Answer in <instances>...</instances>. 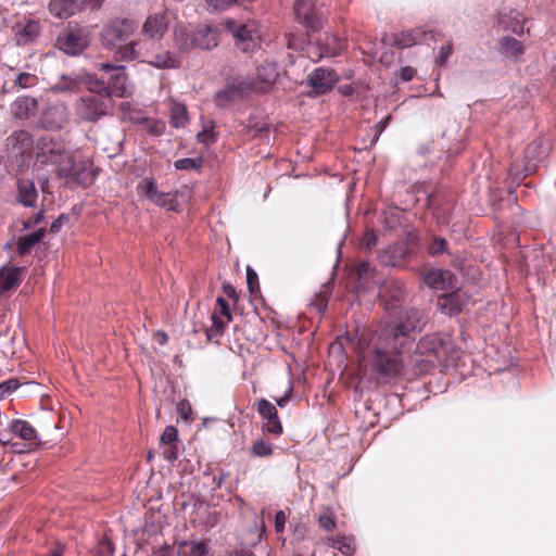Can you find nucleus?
<instances>
[{"label": "nucleus", "mask_w": 556, "mask_h": 556, "mask_svg": "<svg viewBox=\"0 0 556 556\" xmlns=\"http://www.w3.org/2000/svg\"><path fill=\"white\" fill-rule=\"evenodd\" d=\"M403 348L399 346L395 350L392 344L387 345L383 333L380 334L379 342L369 359L370 371L378 382L386 383L401 375L404 367V361L401 357Z\"/></svg>", "instance_id": "f257e3e1"}, {"label": "nucleus", "mask_w": 556, "mask_h": 556, "mask_svg": "<svg viewBox=\"0 0 556 556\" xmlns=\"http://www.w3.org/2000/svg\"><path fill=\"white\" fill-rule=\"evenodd\" d=\"M427 317L424 311L409 307L404 311L401 320L394 325L383 329L384 341L392 344L397 350L399 346H405L407 343L413 344L409 337L414 332H420L426 325Z\"/></svg>", "instance_id": "f03ea898"}, {"label": "nucleus", "mask_w": 556, "mask_h": 556, "mask_svg": "<svg viewBox=\"0 0 556 556\" xmlns=\"http://www.w3.org/2000/svg\"><path fill=\"white\" fill-rule=\"evenodd\" d=\"M138 24L128 17H113L109 20L102 27L100 39L104 48L116 49L115 52L125 45L130 36L135 34Z\"/></svg>", "instance_id": "7ed1b4c3"}, {"label": "nucleus", "mask_w": 556, "mask_h": 556, "mask_svg": "<svg viewBox=\"0 0 556 556\" xmlns=\"http://www.w3.org/2000/svg\"><path fill=\"white\" fill-rule=\"evenodd\" d=\"M139 41H131L126 43L124 47H121L114 54L116 61H131L136 59H141L143 62H147L150 65H153L159 68H170L177 67L179 65V61L176 56H174L169 51H161L159 53H141Z\"/></svg>", "instance_id": "20e7f679"}, {"label": "nucleus", "mask_w": 556, "mask_h": 556, "mask_svg": "<svg viewBox=\"0 0 556 556\" xmlns=\"http://www.w3.org/2000/svg\"><path fill=\"white\" fill-rule=\"evenodd\" d=\"M90 33L84 28H66L60 33L54 46L67 55H79L90 45Z\"/></svg>", "instance_id": "39448f33"}, {"label": "nucleus", "mask_w": 556, "mask_h": 556, "mask_svg": "<svg viewBox=\"0 0 556 556\" xmlns=\"http://www.w3.org/2000/svg\"><path fill=\"white\" fill-rule=\"evenodd\" d=\"M417 350H419L421 354L427 353L433 355L438 361L454 359V354L456 353L451 337L444 333L425 336L417 344Z\"/></svg>", "instance_id": "423d86ee"}, {"label": "nucleus", "mask_w": 556, "mask_h": 556, "mask_svg": "<svg viewBox=\"0 0 556 556\" xmlns=\"http://www.w3.org/2000/svg\"><path fill=\"white\" fill-rule=\"evenodd\" d=\"M223 25L233 37L237 49L244 53L254 50L257 45V35L253 24L241 23L233 18H227L224 21Z\"/></svg>", "instance_id": "0eeeda50"}, {"label": "nucleus", "mask_w": 556, "mask_h": 556, "mask_svg": "<svg viewBox=\"0 0 556 556\" xmlns=\"http://www.w3.org/2000/svg\"><path fill=\"white\" fill-rule=\"evenodd\" d=\"M105 90V98L101 94H88L81 97L75 104V111L77 116L87 122H96L100 117L104 116L108 111L106 102L109 101L110 93L108 88Z\"/></svg>", "instance_id": "6e6552de"}, {"label": "nucleus", "mask_w": 556, "mask_h": 556, "mask_svg": "<svg viewBox=\"0 0 556 556\" xmlns=\"http://www.w3.org/2000/svg\"><path fill=\"white\" fill-rule=\"evenodd\" d=\"M138 191L159 206L168 211L178 210L176 198L181 193L179 190H176L175 192L159 191L152 178H144L139 182Z\"/></svg>", "instance_id": "1a4fd4ad"}, {"label": "nucleus", "mask_w": 556, "mask_h": 556, "mask_svg": "<svg viewBox=\"0 0 556 556\" xmlns=\"http://www.w3.org/2000/svg\"><path fill=\"white\" fill-rule=\"evenodd\" d=\"M293 13L295 20L307 30L316 31L321 28L323 14L313 0H295Z\"/></svg>", "instance_id": "9d476101"}, {"label": "nucleus", "mask_w": 556, "mask_h": 556, "mask_svg": "<svg viewBox=\"0 0 556 556\" xmlns=\"http://www.w3.org/2000/svg\"><path fill=\"white\" fill-rule=\"evenodd\" d=\"M263 89V87H258L254 83H248V80H235L225 89L217 91L214 96V101L217 106L224 108L238 97H242L251 91H262Z\"/></svg>", "instance_id": "9b49d317"}, {"label": "nucleus", "mask_w": 556, "mask_h": 556, "mask_svg": "<svg viewBox=\"0 0 556 556\" xmlns=\"http://www.w3.org/2000/svg\"><path fill=\"white\" fill-rule=\"evenodd\" d=\"M68 122L67 106L63 102L48 103L40 115V124L49 130H58Z\"/></svg>", "instance_id": "f8f14e48"}, {"label": "nucleus", "mask_w": 556, "mask_h": 556, "mask_svg": "<svg viewBox=\"0 0 556 556\" xmlns=\"http://www.w3.org/2000/svg\"><path fill=\"white\" fill-rule=\"evenodd\" d=\"M34 146L33 135L24 129L14 130L5 139L7 152L15 157L30 155L34 151Z\"/></svg>", "instance_id": "ddd939ff"}, {"label": "nucleus", "mask_w": 556, "mask_h": 556, "mask_svg": "<svg viewBox=\"0 0 556 556\" xmlns=\"http://www.w3.org/2000/svg\"><path fill=\"white\" fill-rule=\"evenodd\" d=\"M339 80V75L332 68L318 67L308 76V85L316 94L330 91Z\"/></svg>", "instance_id": "4468645a"}, {"label": "nucleus", "mask_w": 556, "mask_h": 556, "mask_svg": "<svg viewBox=\"0 0 556 556\" xmlns=\"http://www.w3.org/2000/svg\"><path fill=\"white\" fill-rule=\"evenodd\" d=\"M548 143L545 140H534L528 144L525 150V165L522 172L525 175L534 173L540 162L548 154Z\"/></svg>", "instance_id": "2eb2a0df"}, {"label": "nucleus", "mask_w": 556, "mask_h": 556, "mask_svg": "<svg viewBox=\"0 0 556 556\" xmlns=\"http://www.w3.org/2000/svg\"><path fill=\"white\" fill-rule=\"evenodd\" d=\"M379 295L388 309H395L406 298L405 285L400 280H388L380 287Z\"/></svg>", "instance_id": "dca6fc26"}, {"label": "nucleus", "mask_w": 556, "mask_h": 556, "mask_svg": "<svg viewBox=\"0 0 556 556\" xmlns=\"http://www.w3.org/2000/svg\"><path fill=\"white\" fill-rule=\"evenodd\" d=\"M169 17L167 12L151 13L146 18L141 33L152 39L160 40L168 30Z\"/></svg>", "instance_id": "f3484780"}, {"label": "nucleus", "mask_w": 556, "mask_h": 556, "mask_svg": "<svg viewBox=\"0 0 556 556\" xmlns=\"http://www.w3.org/2000/svg\"><path fill=\"white\" fill-rule=\"evenodd\" d=\"M37 149L38 161L53 165H56L58 162H60L66 151L63 143L47 137H42L38 140Z\"/></svg>", "instance_id": "a211bd4d"}, {"label": "nucleus", "mask_w": 556, "mask_h": 556, "mask_svg": "<svg viewBox=\"0 0 556 556\" xmlns=\"http://www.w3.org/2000/svg\"><path fill=\"white\" fill-rule=\"evenodd\" d=\"M425 283L435 290H453L457 288L455 275L446 269H432L426 273Z\"/></svg>", "instance_id": "6ab92c4d"}, {"label": "nucleus", "mask_w": 556, "mask_h": 556, "mask_svg": "<svg viewBox=\"0 0 556 556\" xmlns=\"http://www.w3.org/2000/svg\"><path fill=\"white\" fill-rule=\"evenodd\" d=\"M257 412L266 420L263 429L267 432L279 434L282 432V426L278 418L276 407L265 399L257 401Z\"/></svg>", "instance_id": "aec40b11"}, {"label": "nucleus", "mask_w": 556, "mask_h": 556, "mask_svg": "<svg viewBox=\"0 0 556 556\" xmlns=\"http://www.w3.org/2000/svg\"><path fill=\"white\" fill-rule=\"evenodd\" d=\"M88 0H50L49 10L59 18H66L80 12Z\"/></svg>", "instance_id": "412c9836"}, {"label": "nucleus", "mask_w": 556, "mask_h": 556, "mask_svg": "<svg viewBox=\"0 0 556 556\" xmlns=\"http://www.w3.org/2000/svg\"><path fill=\"white\" fill-rule=\"evenodd\" d=\"M38 191L33 180L21 178L16 184V201L26 207H34Z\"/></svg>", "instance_id": "4be33fe9"}, {"label": "nucleus", "mask_w": 556, "mask_h": 556, "mask_svg": "<svg viewBox=\"0 0 556 556\" xmlns=\"http://www.w3.org/2000/svg\"><path fill=\"white\" fill-rule=\"evenodd\" d=\"M194 48L210 50L218 45V33L211 26H200L193 30Z\"/></svg>", "instance_id": "5701e85b"}, {"label": "nucleus", "mask_w": 556, "mask_h": 556, "mask_svg": "<svg viewBox=\"0 0 556 556\" xmlns=\"http://www.w3.org/2000/svg\"><path fill=\"white\" fill-rule=\"evenodd\" d=\"M38 109L37 100L31 97H20L11 104V114L18 119H28Z\"/></svg>", "instance_id": "b1692460"}, {"label": "nucleus", "mask_w": 556, "mask_h": 556, "mask_svg": "<svg viewBox=\"0 0 556 556\" xmlns=\"http://www.w3.org/2000/svg\"><path fill=\"white\" fill-rule=\"evenodd\" d=\"M38 84V77L35 74L21 72L12 78H8L3 85L7 92H15L20 89H27L35 87Z\"/></svg>", "instance_id": "393cba45"}, {"label": "nucleus", "mask_w": 556, "mask_h": 556, "mask_svg": "<svg viewBox=\"0 0 556 556\" xmlns=\"http://www.w3.org/2000/svg\"><path fill=\"white\" fill-rule=\"evenodd\" d=\"M22 268L1 267L0 268V294L16 288L22 281Z\"/></svg>", "instance_id": "a878e982"}, {"label": "nucleus", "mask_w": 556, "mask_h": 556, "mask_svg": "<svg viewBox=\"0 0 556 556\" xmlns=\"http://www.w3.org/2000/svg\"><path fill=\"white\" fill-rule=\"evenodd\" d=\"M344 48L343 42L333 35H327L324 41L318 42L319 54L320 58H333L340 54L342 49Z\"/></svg>", "instance_id": "bb28decb"}, {"label": "nucleus", "mask_w": 556, "mask_h": 556, "mask_svg": "<svg viewBox=\"0 0 556 556\" xmlns=\"http://www.w3.org/2000/svg\"><path fill=\"white\" fill-rule=\"evenodd\" d=\"M277 76H278V73H277L276 66L274 64H269V63L262 64L257 67V74H256L257 81L248 80V83H254L258 87H263L264 89L261 91V92H263L266 90V88L268 86L273 85L276 81Z\"/></svg>", "instance_id": "cd10ccee"}, {"label": "nucleus", "mask_w": 556, "mask_h": 556, "mask_svg": "<svg viewBox=\"0 0 556 556\" xmlns=\"http://www.w3.org/2000/svg\"><path fill=\"white\" fill-rule=\"evenodd\" d=\"M500 52L508 59H517L525 52V47L516 38L506 36L500 41Z\"/></svg>", "instance_id": "c85d7f7f"}, {"label": "nucleus", "mask_w": 556, "mask_h": 556, "mask_svg": "<svg viewBox=\"0 0 556 556\" xmlns=\"http://www.w3.org/2000/svg\"><path fill=\"white\" fill-rule=\"evenodd\" d=\"M439 304L446 314L456 315L462 311L465 301L458 292H451L441 296Z\"/></svg>", "instance_id": "c756f323"}, {"label": "nucleus", "mask_w": 556, "mask_h": 556, "mask_svg": "<svg viewBox=\"0 0 556 556\" xmlns=\"http://www.w3.org/2000/svg\"><path fill=\"white\" fill-rule=\"evenodd\" d=\"M46 235L45 228H39L33 233L26 235L18 238L17 240V253L20 255H26L30 252L31 248L39 243Z\"/></svg>", "instance_id": "7c9ffc66"}, {"label": "nucleus", "mask_w": 556, "mask_h": 556, "mask_svg": "<svg viewBox=\"0 0 556 556\" xmlns=\"http://www.w3.org/2000/svg\"><path fill=\"white\" fill-rule=\"evenodd\" d=\"M424 36L419 29H412L393 35V46L404 49L418 43Z\"/></svg>", "instance_id": "2f4dec72"}, {"label": "nucleus", "mask_w": 556, "mask_h": 556, "mask_svg": "<svg viewBox=\"0 0 556 556\" xmlns=\"http://www.w3.org/2000/svg\"><path fill=\"white\" fill-rule=\"evenodd\" d=\"M99 70L101 71H110L112 72V75L110 76L109 80L116 87L118 90L125 89V83H126V75H125V67L123 65H113L110 63H99L98 64Z\"/></svg>", "instance_id": "473e14b6"}, {"label": "nucleus", "mask_w": 556, "mask_h": 556, "mask_svg": "<svg viewBox=\"0 0 556 556\" xmlns=\"http://www.w3.org/2000/svg\"><path fill=\"white\" fill-rule=\"evenodd\" d=\"M58 173L61 177H72L79 174L80 167L75 161V157L67 151L64 152L63 157L55 165Z\"/></svg>", "instance_id": "72a5a7b5"}, {"label": "nucleus", "mask_w": 556, "mask_h": 556, "mask_svg": "<svg viewBox=\"0 0 556 556\" xmlns=\"http://www.w3.org/2000/svg\"><path fill=\"white\" fill-rule=\"evenodd\" d=\"M12 433L23 440L30 441L37 438L36 430L25 420L13 419L9 426Z\"/></svg>", "instance_id": "f704fd0d"}, {"label": "nucleus", "mask_w": 556, "mask_h": 556, "mask_svg": "<svg viewBox=\"0 0 556 556\" xmlns=\"http://www.w3.org/2000/svg\"><path fill=\"white\" fill-rule=\"evenodd\" d=\"M188 123V112L185 104L175 103L170 110V124L173 127L179 128Z\"/></svg>", "instance_id": "c9c22d12"}, {"label": "nucleus", "mask_w": 556, "mask_h": 556, "mask_svg": "<svg viewBox=\"0 0 556 556\" xmlns=\"http://www.w3.org/2000/svg\"><path fill=\"white\" fill-rule=\"evenodd\" d=\"M175 43L181 51H188L194 48L193 31L188 33L186 29L179 28L175 30Z\"/></svg>", "instance_id": "e433bc0d"}, {"label": "nucleus", "mask_w": 556, "mask_h": 556, "mask_svg": "<svg viewBox=\"0 0 556 556\" xmlns=\"http://www.w3.org/2000/svg\"><path fill=\"white\" fill-rule=\"evenodd\" d=\"M251 454L256 457H265L273 454V446L264 440L255 441L251 446Z\"/></svg>", "instance_id": "4c0bfd02"}, {"label": "nucleus", "mask_w": 556, "mask_h": 556, "mask_svg": "<svg viewBox=\"0 0 556 556\" xmlns=\"http://www.w3.org/2000/svg\"><path fill=\"white\" fill-rule=\"evenodd\" d=\"M201 164H202V160H200V159L186 157V159L177 160L174 163V166L178 170H193V169H198L201 166Z\"/></svg>", "instance_id": "58836bf2"}, {"label": "nucleus", "mask_w": 556, "mask_h": 556, "mask_svg": "<svg viewBox=\"0 0 556 556\" xmlns=\"http://www.w3.org/2000/svg\"><path fill=\"white\" fill-rule=\"evenodd\" d=\"M114 544L109 539H102L96 549V556H113Z\"/></svg>", "instance_id": "ea45409f"}, {"label": "nucleus", "mask_w": 556, "mask_h": 556, "mask_svg": "<svg viewBox=\"0 0 556 556\" xmlns=\"http://www.w3.org/2000/svg\"><path fill=\"white\" fill-rule=\"evenodd\" d=\"M447 243L445 239L434 237L428 247V251L431 255H438L446 251Z\"/></svg>", "instance_id": "a19ab883"}, {"label": "nucleus", "mask_w": 556, "mask_h": 556, "mask_svg": "<svg viewBox=\"0 0 556 556\" xmlns=\"http://www.w3.org/2000/svg\"><path fill=\"white\" fill-rule=\"evenodd\" d=\"M214 123L210 122L204 129L198 134V140L204 144H210L215 141V134L213 131Z\"/></svg>", "instance_id": "79ce46f5"}, {"label": "nucleus", "mask_w": 556, "mask_h": 556, "mask_svg": "<svg viewBox=\"0 0 556 556\" xmlns=\"http://www.w3.org/2000/svg\"><path fill=\"white\" fill-rule=\"evenodd\" d=\"M212 321H213V326L212 328L207 331V337L208 339L212 337V336H217V334H220L225 328V325L226 323L218 316L217 312H214L213 315H212Z\"/></svg>", "instance_id": "37998d69"}, {"label": "nucleus", "mask_w": 556, "mask_h": 556, "mask_svg": "<svg viewBox=\"0 0 556 556\" xmlns=\"http://www.w3.org/2000/svg\"><path fill=\"white\" fill-rule=\"evenodd\" d=\"M39 33V25L37 22L30 21L28 22L23 29V40L26 43L28 40H31Z\"/></svg>", "instance_id": "c03bdc74"}, {"label": "nucleus", "mask_w": 556, "mask_h": 556, "mask_svg": "<svg viewBox=\"0 0 556 556\" xmlns=\"http://www.w3.org/2000/svg\"><path fill=\"white\" fill-rule=\"evenodd\" d=\"M18 387H20V382L17 379H9V380L0 383V399H3L5 396L10 395Z\"/></svg>", "instance_id": "a18cd8bd"}, {"label": "nucleus", "mask_w": 556, "mask_h": 556, "mask_svg": "<svg viewBox=\"0 0 556 556\" xmlns=\"http://www.w3.org/2000/svg\"><path fill=\"white\" fill-rule=\"evenodd\" d=\"M333 547L338 548L343 555L350 556L354 552L352 541L348 538L337 540Z\"/></svg>", "instance_id": "49530a36"}, {"label": "nucleus", "mask_w": 556, "mask_h": 556, "mask_svg": "<svg viewBox=\"0 0 556 556\" xmlns=\"http://www.w3.org/2000/svg\"><path fill=\"white\" fill-rule=\"evenodd\" d=\"M432 362L420 358L418 355L410 356L408 366H413L418 369L420 372L427 371L431 367Z\"/></svg>", "instance_id": "de8ad7c7"}, {"label": "nucleus", "mask_w": 556, "mask_h": 556, "mask_svg": "<svg viewBox=\"0 0 556 556\" xmlns=\"http://www.w3.org/2000/svg\"><path fill=\"white\" fill-rule=\"evenodd\" d=\"M178 431L174 426H167L161 435V443L172 444L177 440Z\"/></svg>", "instance_id": "09e8293b"}, {"label": "nucleus", "mask_w": 556, "mask_h": 556, "mask_svg": "<svg viewBox=\"0 0 556 556\" xmlns=\"http://www.w3.org/2000/svg\"><path fill=\"white\" fill-rule=\"evenodd\" d=\"M247 283L251 293H255L258 290L257 275L251 267L247 268Z\"/></svg>", "instance_id": "8fccbe9b"}, {"label": "nucleus", "mask_w": 556, "mask_h": 556, "mask_svg": "<svg viewBox=\"0 0 556 556\" xmlns=\"http://www.w3.org/2000/svg\"><path fill=\"white\" fill-rule=\"evenodd\" d=\"M216 305L218 307V314L225 317L227 323L230 321L231 314L227 301L224 298L218 296L216 300Z\"/></svg>", "instance_id": "3c124183"}, {"label": "nucleus", "mask_w": 556, "mask_h": 556, "mask_svg": "<svg viewBox=\"0 0 556 556\" xmlns=\"http://www.w3.org/2000/svg\"><path fill=\"white\" fill-rule=\"evenodd\" d=\"M287 38H288V41H287L288 49L295 50V51L303 49L304 41L301 37H298L294 34H288Z\"/></svg>", "instance_id": "603ef678"}, {"label": "nucleus", "mask_w": 556, "mask_h": 556, "mask_svg": "<svg viewBox=\"0 0 556 556\" xmlns=\"http://www.w3.org/2000/svg\"><path fill=\"white\" fill-rule=\"evenodd\" d=\"M190 556H208V547L204 542H195L192 544Z\"/></svg>", "instance_id": "864d4df0"}, {"label": "nucleus", "mask_w": 556, "mask_h": 556, "mask_svg": "<svg viewBox=\"0 0 556 556\" xmlns=\"http://www.w3.org/2000/svg\"><path fill=\"white\" fill-rule=\"evenodd\" d=\"M319 526L327 531L334 529L336 522L329 515H321L318 519Z\"/></svg>", "instance_id": "5fc2aeb1"}, {"label": "nucleus", "mask_w": 556, "mask_h": 556, "mask_svg": "<svg viewBox=\"0 0 556 556\" xmlns=\"http://www.w3.org/2000/svg\"><path fill=\"white\" fill-rule=\"evenodd\" d=\"M287 517L283 510H279L275 515V529L277 532H282L285 529Z\"/></svg>", "instance_id": "6e6d98bb"}, {"label": "nucleus", "mask_w": 556, "mask_h": 556, "mask_svg": "<svg viewBox=\"0 0 556 556\" xmlns=\"http://www.w3.org/2000/svg\"><path fill=\"white\" fill-rule=\"evenodd\" d=\"M45 218V212L43 210H40L38 213H36L31 218L24 222V228H30L35 225L40 224Z\"/></svg>", "instance_id": "4d7b16f0"}, {"label": "nucleus", "mask_w": 556, "mask_h": 556, "mask_svg": "<svg viewBox=\"0 0 556 556\" xmlns=\"http://www.w3.org/2000/svg\"><path fill=\"white\" fill-rule=\"evenodd\" d=\"M452 53V45L448 43L445 47H442L438 56V63L440 66H443Z\"/></svg>", "instance_id": "13d9d810"}, {"label": "nucleus", "mask_w": 556, "mask_h": 556, "mask_svg": "<svg viewBox=\"0 0 556 556\" xmlns=\"http://www.w3.org/2000/svg\"><path fill=\"white\" fill-rule=\"evenodd\" d=\"M416 71L412 66L402 67L400 71V77L403 81H409L415 76Z\"/></svg>", "instance_id": "bf43d9fd"}, {"label": "nucleus", "mask_w": 556, "mask_h": 556, "mask_svg": "<svg viewBox=\"0 0 556 556\" xmlns=\"http://www.w3.org/2000/svg\"><path fill=\"white\" fill-rule=\"evenodd\" d=\"M177 410L184 419H188L189 414L191 413V406L188 402L180 401L177 404Z\"/></svg>", "instance_id": "052dcab7"}, {"label": "nucleus", "mask_w": 556, "mask_h": 556, "mask_svg": "<svg viewBox=\"0 0 556 556\" xmlns=\"http://www.w3.org/2000/svg\"><path fill=\"white\" fill-rule=\"evenodd\" d=\"M253 137H263V134H268L269 131V125L268 124H261V125H254L252 128Z\"/></svg>", "instance_id": "680f3d73"}, {"label": "nucleus", "mask_w": 556, "mask_h": 556, "mask_svg": "<svg viewBox=\"0 0 556 556\" xmlns=\"http://www.w3.org/2000/svg\"><path fill=\"white\" fill-rule=\"evenodd\" d=\"M64 220H67V216L62 214L60 215L50 226V232H58L62 225H63V222Z\"/></svg>", "instance_id": "e2e57ef3"}, {"label": "nucleus", "mask_w": 556, "mask_h": 556, "mask_svg": "<svg viewBox=\"0 0 556 556\" xmlns=\"http://www.w3.org/2000/svg\"><path fill=\"white\" fill-rule=\"evenodd\" d=\"M357 275L359 278L368 275L372 268L370 267V264L367 263V262H362L358 266H357Z\"/></svg>", "instance_id": "0e129e2a"}, {"label": "nucleus", "mask_w": 556, "mask_h": 556, "mask_svg": "<svg viewBox=\"0 0 556 556\" xmlns=\"http://www.w3.org/2000/svg\"><path fill=\"white\" fill-rule=\"evenodd\" d=\"M164 457L169 462L175 460L177 458V447L175 445L168 446L164 451Z\"/></svg>", "instance_id": "69168bd1"}, {"label": "nucleus", "mask_w": 556, "mask_h": 556, "mask_svg": "<svg viewBox=\"0 0 556 556\" xmlns=\"http://www.w3.org/2000/svg\"><path fill=\"white\" fill-rule=\"evenodd\" d=\"M386 223L390 228H394L400 224V217L395 213H391L389 218H386Z\"/></svg>", "instance_id": "338daca9"}, {"label": "nucleus", "mask_w": 556, "mask_h": 556, "mask_svg": "<svg viewBox=\"0 0 556 556\" xmlns=\"http://www.w3.org/2000/svg\"><path fill=\"white\" fill-rule=\"evenodd\" d=\"M223 291H224V293L227 296L232 298V299H237L236 290H235V288L230 283H224L223 285Z\"/></svg>", "instance_id": "774afa93"}]
</instances>
